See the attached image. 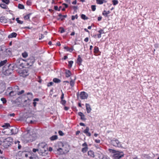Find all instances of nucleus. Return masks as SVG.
Listing matches in <instances>:
<instances>
[{
	"instance_id": "f257e3e1",
	"label": "nucleus",
	"mask_w": 159,
	"mask_h": 159,
	"mask_svg": "<svg viewBox=\"0 0 159 159\" xmlns=\"http://www.w3.org/2000/svg\"><path fill=\"white\" fill-rule=\"evenodd\" d=\"M35 61L34 57H31L29 58L26 60H24L20 58L17 60L20 65H21L23 67H28L29 66H31Z\"/></svg>"
},
{
	"instance_id": "f03ea898",
	"label": "nucleus",
	"mask_w": 159,
	"mask_h": 159,
	"mask_svg": "<svg viewBox=\"0 0 159 159\" xmlns=\"http://www.w3.org/2000/svg\"><path fill=\"white\" fill-rule=\"evenodd\" d=\"M110 143L113 146L116 147L121 148L125 149L127 148V145H125L124 143H122L120 142L117 139L113 138L111 140Z\"/></svg>"
},
{
	"instance_id": "7ed1b4c3",
	"label": "nucleus",
	"mask_w": 159,
	"mask_h": 159,
	"mask_svg": "<svg viewBox=\"0 0 159 159\" xmlns=\"http://www.w3.org/2000/svg\"><path fill=\"white\" fill-rule=\"evenodd\" d=\"M109 150L110 152L114 153L113 156V158L114 159H120L124 156V154L122 152L116 151L115 150L111 149H109Z\"/></svg>"
},
{
	"instance_id": "20e7f679",
	"label": "nucleus",
	"mask_w": 159,
	"mask_h": 159,
	"mask_svg": "<svg viewBox=\"0 0 159 159\" xmlns=\"http://www.w3.org/2000/svg\"><path fill=\"white\" fill-rule=\"evenodd\" d=\"M47 146L45 143H42L40 144V153L42 155L45 156L48 153Z\"/></svg>"
},
{
	"instance_id": "39448f33",
	"label": "nucleus",
	"mask_w": 159,
	"mask_h": 159,
	"mask_svg": "<svg viewBox=\"0 0 159 159\" xmlns=\"http://www.w3.org/2000/svg\"><path fill=\"white\" fill-rule=\"evenodd\" d=\"M10 65V64L8 65V66L6 65L3 67L2 71L4 75H9L11 74L12 70L9 68Z\"/></svg>"
},
{
	"instance_id": "423d86ee",
	"label": "nucleus",
	"mask_w": 159,
	"mask_h": 159,
	"mask_svg": "<svg viewBox=\"0 0 159 159\" xmlns=\"http://www.w3.org/2000/svg\"><path fill=\"white\" fill-rule=\"evenodd\" d=\"M33 155L34 156V157H30V159H34V158H35V159H38V157H36L37 155L36 152H37L38 154H39V150L38 149L34 148L33 150Z\"/></svg>"
},
{
	"instance_id": "0eeeda50",
	"label": "nucleus",
	"mask_w": 159,
	"mask_h": 159,
	"mask_svg": "<svg viewBox=\"0 0 159 159\" xmlns=\"http://www.w3.org/2000/svg\"><path fill=\"white\" fill-rule=\"evenodd\" d=\"M28 74V72L26 70H21L20 72V75L23 77L26 76Z\"/></svg>"
},
{
	"instance_id": "6e6552de",
	"label": "nucleus",
	"mask_w": 159,
	"mask_h": 159,
	"mask_svg": "<svg viewBox=\"0 0 159 159\" xmlns=\"http://www.w3.org/2000/svg\"><path fill=\"white\" fill-rule=\"evenodd\" d=\"M88 96V94L84 92H81L80 95V97L82 99H87Z\"/></svg>"
},
{
	"instance_id": "1a4fd4ad",
	"label": "nucleus",
	"mask_w": 159,
	"mask_h": 159,
	"mask_svg": "<svg viewBox=\"0 0 159 159\" xmlns=\"http://www.w3.org/2000/svg\"><path fill=\"white\" fill-rule=\"evenodd\" d=\"M63 149L61 148H59L57 149V151L58 152L57 153L59 154H62L64 153H66L69 152V150H68V149L64 150V151H63Z\"/></svg>"
},
{
	"instance_id": "9d476101",
	"label": "nucleus",
	"mask_w": 159,
	"mask_h": 159,
	"mask_svg": "<svg viewBox=\"0 0 159 159\" xmlns=\"http://www.w3.org/2000/svg\"><path fill=\"white\" fill-rule=\"evenodd\" d=\"M85 106L87 112L88 113H89L92 110L90 105L89 104L86 103Z\"/></svg>"
},
{
	"instance_id": "9b49d317",
	"label": "nucleus",
	"mask_w": 159,
	"mask_h": 159,
	"mask_svg": "<svg viewBox=\"0 0 159 159\" xmlns=\"http://www.w3.org/2000/svg\"><path fill=\"white\" fill-rule=\"evenodd\" d=\"M89 129L88 127H86V129L84 131V133L87 136H91V134L89 132Z\"/></svg>"
},
{
	"instance_id": "f8f14e48",
	"label": "nucleus",
	"mask_w": 159,
	"mask_h": 159,
	"mask_svg": "<svg viewBox=\"0 0 159 159\" xmlns=\"http://www.w3.org/2000/svg\"><path fill=\"white\" fill-rule=\"evenodd\" d=\"M88 154L89 156L92 158H93L94 157V154L92 150H90L88 152Z\"/></svg>"
},
{
	"instance_id": "ddd939ff",
	"label": "nucleus",
	"mask_w": 159,
	"mask_h": 159,
	"mask_svg": "<svg viewBox=\"0 0 159 159\" xmlns=\"http://www.w3.org/2000/svg\"><path fill=\"white\" fill-rule=\"evenodd\" d=\"M82 61V60L81 57L80 55H78V58L77 59V63L79 65H80L81 64V63Z\"/></svg>"
},
{
	"instance_id": "4468645a",
	"label": "nucleus",
	"mask_w": 159,
	"mask_h": 159,
	"mask_svg": "<svg viewBox=\"0 0 159 159\" xmlns=\"http://www.w3.org/2000/svg\"><path fill=\"white\" fill-rule=\"evenodd\" d=\"M0 21L3 23H6L7 22V20L4 17H2L0 19Z\"/></svg>"
},
{
	"instance_id": "2eb2a0df",
	"label": "nucleus",
	"mask_w": 159,
	"mask_h": 159,
	"mask_svg": "<svg viewBox=\"0 0 159 159\" xmlns=\"http://www.w3.org/2000/svg\"><path fill=\"white\" fill-rule=\"evenodd\" d=\"M78 115L81 117V119L83 120H85L86 119L85 118L84 115L81 112H79Z\"/></svg>"
},
{
	"instance_id": "dca6fc26",
	"label": "nucleus",
	"mask_w": 159,
	"mask_h": 159,
	"mask_svg": "<svg viewBox=\"0 0 159 159\" xmlns=\"http://www.w3.org/2000/svg\"><path fill=\"white\" fill-rule=\"evenodd\" d=\"M11 133V134H15L16 133V128L15 127H14L13 128L10 129Z\"/></svg>"
},
{
	"instance_id": "f3484780",
	"label": "nucleus",
	"mask_w": 159,
	"mask_h": 159,
	"mask_svg": "<svg viewBox=\"0 0 159 159\" xmlns=\"http://www.w3.org/2000/svg\"><path fill=\"white\" fill-rule=\"evenodd\" d=\"M64 49L66 50L67 51L71 52L74 50L73 47L71 48H69L68 47L65 46L64 47Z\"/></svg>"
},
{
	"instance_id": "a211bd4d",
	"label": "nucleus",
	"mask_w": 159,
	"mask_h": 159,
	"mask_svg": "<svg viewBox=\"0 0 159 159\" xmlns=\"http://www.w3.org/2000/svg\"><path fill=\"white\" fill-rule=\"evenodd\" d=\"M27 98L29 100H30L33 98V96L31 93H27Z\"/></svg>"
},
{
	"instance_id": "6ab92c4d",
	"label": "nucleus",
	"mask_w": 159,
	"mask_h": 159,
	"mask_svg": "<svg viewBox=\"0 0 159 159\" xmlns=\"http://www.w3.org/2000/svg\"><path fill=\"white\" fill-rule=\"evenodd\" d=\"M17 36V34L16 33H12L8 36L9 38H11L13 37H16Z\"/></svg>"
},
{
	"instance_id": "aec40b11",
	"label": "nucleus",
	"mask_w": 159,
	"mask_h": 159,
	"mask_svg": "<svg viewBox=\"0 0 159 159\" xmlns=\"http://www.w3.org/2000/svg\"><path fill=\"white\" fill-rule=\"evenodd\" d=\"M110 13V11H106L105 10H104L102 12V15L105 17H107L108 15Z\"/></svg>"
},
{
	"instance_id": "412c9836",
	"label": "nucleus",
	"mask_w": 159,
	"mask_h": 159,
	"mask_svg": "<svg viewBox=\"0 0 159 159\" xmlns=\"http://www.w3.org/2000/svg\"><path fill=\"white\" fill-rule=\"evenodd\" d=\"M65 73L66 76V77H69L71 74L70 71L69 70H66L65 71Z\"/></svg>"
},
{
	"instance_id": "4be33fe9",
	"label": "nucleus",
	"mask_w": 159,
	"mask_h": 159,
	"mask_svg": "<svg viewBox=\"0 0 159 159\" xmlns=\"http://www.w3.org/2000/svg\"><path fill=\"white\" fill-rule=\"evenodd\" d=\"M58 139V136L57 135H53L50 138V139L51 141H54L57 139Z\"/></svg>"
},
{
	"instance_id": "5701e85b",
	"label": "nucleus",
	"mask_w": 159,
	"mask_h": 159,
	"mask_svg": "<svg viewBox=\"0 0 159 159\" xmlns=\"http://www.w3.org/2000/svg\"><path fill=\"white\" fill-rule=\"evenodd\" d=\"M97 3L99 4H102L104 2H106V1L105 0H96Z\"/></svg>"
},
{
	"instance_id": "b1692460",
	"label": "nucleus",
	"mask_w": 159,
	"mask_h": 159,
	"mask_svg": "<svg viewBox=\"0 0 159 159\" xmlns=\"http://www.w3.org/2000/svg\"><path fill=\"white\" fill-rule=\"evenodd\" d=\"M99 48L98 47H97V46H95L94 47V53L96 54L97 53H98V52H99Z\"/></svg>"
},
{
	"instance_id": "393cba45",
	"label": "nucleus",
	"mask_w": 159,
	"mask_h": 159,
	"mask_svg": "<svg viewBox=\"0 0 159 159\" xmlns=\"http://www.w3.org/2000/svg\"><path fill=\"white\" fill-rule=\"evenodd\" d=\"M16 92L15 91H11L10 93H9V95L11 97H13L14 96L16 95Z\"/></svg>"
},
{
	"instance_id": "a878e982",
	"label": "nucleus",
	"mask_w": 159,
	"mask_h": 159,
	"mask_svg": "<svg viewBox=\"0 0 159 159\" xmlns=\"http://www.w3.org/2000/svg\"><path fill=\"white\" fill-rule=\"evenodd\" d=\"M7 62V60H5L3 61H1L0 62V67H1L4 65Z\"/></svg>"
},
{
	"instance_id": "bb28decb",
	"label": "nucleus",
	"mask_w": 159,
	"mask_h": 159,
	"mask_svg": "<svg viewBox=\"0 0 159 159\" xmlns=\"http://www.w3.org/2000/svg\"><path fill=\"white\" fill-rule=\"evenodd\" d=\"M76 79L75 78L74 80L71 79L70 82V84L71 86L72 87H73L74 85L75 84V80Z\"/></svg>"
},
{
	"instance_id": "cd10ccee",
	"label": "nucleus",
	"mask_w": 159,
	"mask_h": 159,
	"mask_svg": "<svg viewBox=\"0 0 159 159\" xmlns=\"http://www.w3.org/2000/svg\"><path fill=\"white\" fill-rule=\"evenodd\" d=\"M88 149V148H87V147L83 148H82L81 151L83 153H85L87 151Z\"/></svg>"
},
{
	"instance_id": "c85d7f7f",
	"label": "nucleus",
	"mask_w": 159,
	"mask_h": 159,
	"mask_svg": "<svg viewBox=\"0 0 159 159\" xmlns=\"http://www.w3.org/2000/svg\"><path fill=\"white\" fill-rule=\"evenodd\" d=\"M22 57L24 58H26L28 56L27 53L25 52L22 53Z\"/></svg>"
},
{
	"instance_id": "c756f323",
	"label": "nucleus",
	"mask_w": 159,
	"mask_h": 159,
	"mask_svg": "<svg viewBox=\"0 0 159 159\" xmlns=\"http://www.w3.org/2000/svg\"><path fill=\"white\" fill-rule=\"evenodd\" d=\"M53 82L56 83H59L61 82V80L57 78H54L53 79Z\"/></svg>"
},
{
	"instance_id": "7c9ffc66",
	"label": "nucleus",
	"mask_w": 159,
	"mask_h": 159,
	"mask_svg": "<svg viewBox=\"0 0 159 159\" xmlns=\"http://www.w3.org/2000/svg\"><path fill=\"white\" fill-rule=\"evenodd\" d=\"M15 144L18 143V147L19 149H20L21 148V146L19 144L20 142L19 141H15Z\"/></svg>"
},
{
	"instance_id": "2f4dec72",
	"label": "nucleus",
	"mask_w": 159,
	"mask_h": 159,
	"mask_svg": "<svg viewBox=\"0 0 159 159\" xmlns=\"http://www.w3.org/2000/svg\"><path fill=\"white\" fill-rule=\"evenodd\" d=\"M81 18L82 19L84 20H87L88 19V18L84 14H82L81 15Z\"/></svg>"
},
{
	"instance_id": "473e14b6",
	"label": "nucleus",
	"mask_w": 159,
	"mask_h": 159,
	"mask_svg": "<svg viewBox=\"0 0 159 159\" xmlns=\"http://www.w3.org/2000/svg\"><path fill=\"white\" fill-rule=\"evenodd\" d=\"M112 2L114 5H117L118 3V1L116 0H113L112 1Z\"/></svg>"
},
{
	"instance_id": "72a5a7b5",
	"label": "nucleus",
	"mask_w": 159,
	"mask_h": 159,
	"mask_svg": "<svg viewBox=\"0 0 159 159\" xmlns=\"http://www.w3.org/2000/svg\"><path fill=\"white\" fill-rule=\"evenodd\" d=\"M18 7L20 9H23L24 8V7L23 5L19 4H18Z\"/></svg>"
},
{
	"instance_id": "f704fd0d",
	"label": "nucleus",
	"mask_w": 159,
	"mask_h": 159,
	"mask_svg": "<svg viewBox=\"0 0 159 159\" xmlns=\"http://www.w3.org/2000/svg\"><path fill=\"white\" fill-rule=\"evenodd\" d=\"M68 66L70 67H71L72 66V64L73 63V61H69Z\"/></svg>"
},
{
	"instance_id": "c9c22d12",
	"label": "nucleus",
	"mask_w": 159,
	"mask_h": 159,
	"mask_svg": "<svg viewBox=\"0 0 159 159\" xmlns=\"http://www.w3.org/2000/svg\"><path fill=\"white\" fill-rule=\"evenodd\" d=\"M6 141H10L11 142L13 141L11 137H8L6 139Z\"/></svg>"
},
{
	"instance_id": "e433bc0d",
	"label": "nucleus",
	"mask_w": 159,
	"mask_h": 159,
	"mask_svg": "<svg viewBox=\"0 0 159 159\" xmlns=\"http://www.w3.org/2000/svg\"><path fill=\"white\" fill-rule=\"evenodd\" d=\"M24 18L25 20H28L30 18V15L28 14L25 16Z\"/></svg>"
},
{
	"instance_id": "4c0bfd02",
	"label": "nucleus",
	"mask_w": 159,
	"mask_h": 159,
	"mask_svg": "<svg viewBox=\"0 0 159 159\" xmlns=\"http://www.w3.org/2000/svg\"><path fill=\"white\" fill-rule=\"evenodd\" d=\"M16 20L17 21V23L20 24H22L23 23V21H21L20 20H19V18H17L16 19Z\"/></svg>"
},
{
	"instance_id": "58836bf2",
	"label": "nucleus",
	"mask_w": 159,
	"mask_h": 159,
	"mask_svg": "<svg viewBox=\"0 0 159 159\" xmlns=\"http://www.w3.org/2000/svg\"><path fill=\"white\" fill-rule=\"evenodd\" d=\"M96 6L95 5H92L91 6V9H92V10L93 11H94L96 10Z\"/></svg>"
},
{
	"instance_id": "ea45409f",
	"label": "nucleus",
	"mask_w": 159,
	"mask_h": 159,
	"mask_svg": "<svg viewBox=\"0 0 159 159\" xmlns=\"http://www.w3.org/2000/svg\"><path fill=\"white\" fill-rule=\"evenodd\" d=\"M66 101L64 100H61V103L63 105H64L66 103Z\"/></svg>"
},
{
	"instance_id": "a19ab883",
	"label": "nucleus",
	"mask_w": 159,
	"mask_h": 159,
	"mask_svg": "<svg viewBox=\"0 0 159 159\" xmlns=\"http://www.w3.org/2000/svg\"><path fill=\"white\" fill-rule=\"evenodd\" d=\"M0 6L1 7L3 8H6L7 6L4 4H0Z\"/></svg>"
},
{
	"instance_id": "79ce46f5",
	"label": "nucleus",
	"mask_w": 159,
	"mask_h": 159,
	"mask_svg": "<svg viewBox=\"0 0 159 159\" xmlns=\"http://www.w3.org/2000/svg\"><path fill=\"white\" fill-rule=\"evenodd\" d=\"M1 100L3 104L6 103L7 102V101L5 98H1Z\"/></svg>"
},
{
	"instance_id": "37998d69",
	"label": "nucleus",
	"mask_w": 159,
	"mask_h": 159,
	"mask_svg": "<svg viewBox=\"0 0 159 159\" xmlns=\"http://www.w3.org/2000/svg\"><path fill=\"white\" fill-rule=\"evenodd\" d=\"M2 1L7 4H8L9 3V0H2Z\"/></svg>"
},
{
	"instance_id": "c03bdc74",
	"label": "nucleus",
	"mask_w": 159,
	"mask_h": 159,
	"mask_svg": "<svg viewBox=\"0 0 159 159\" xmlns=\"http://www.w3.org/2000/svg\"><path fill=\"white\" fill-rule=\"evenodd\" d=\"M10 126V125L9 123L5 124L4 125L2 126L3 127H7Z\"/></svg>"
},
{
	"instance_id": "a18cd8bd",
	"label": "nucleus",
	"mask_w": 159,
	"mask_h": 159,
	"mask_svg": "<svg viewBox=\"0 0 159 159\" xmlns=\"http://www.w3.org/2000/svg\"><path fill=\"white\" fill-rule=\"evenodd\" d=\"M82 146L84 147V148H88V145L86 142L83 143L82 144Z\"/></svg>"
},
{
	"instance_id": "49530a36",
	"label": "nucleus",
	"mask_w": 159,
	"mask_h": 159,
	"mask_svg": "<svg viewBox=\"0 0 159 159\" xmlns=\"http://www.w3.org/2000/svg\"><path fill=\"white\" fill-rule=\"evenodd\" d=\"M53 84H54L53 82H50L48 83V86L49 87V86H52L53 85Z\"/></svg>"
},
{
	"instance_id": "de8ad7c7",
	"label": "nucleus",
	"mask_w": 159,
	"mask_h": 159,
	"mask_svg": "<svg viewBox=\"0 0 159 159\" xmlns=\"http://www.w3.org/2000/svg\"><path fill=\"white\" fill-rule=\"evenodd\" d=\"M68 147V146L66 145L65 146V145H63V148L62 149H63V151H64V150H67V149H68L69 150V149L68 148H66V147Z\"/></svg>"
},
{
	"instance_id": "09e8293b",
	"label": "nucleus",
	"mask_w": 159,
	"mask_h": 159,
	"mask_svg": "<svg viewBox=\"0 0 159 159\" xmlns=\"http://www.w3.org/2000/svg\"><path fill=\"white\" fill-rule=\"evenodd\" d=\"M58 133L61 136H63L64 135V133L62 132V131L61 130H60L58 131Z\"/></svg>"
},
{
	"instance_id": "8fccbe9b",
	"label": "nucleus",
	"mask_w": 159,
	"mask_h": 159,
	"mask_svg": "<svg viewBox=\"0 0 159 159\" xmlns=\"http://www.w3.org/2000/svg\"><path fill=\"white\" fill-rule=\"evenodd\" d=\"M98 32L99 33V34H101L104 33V31L103 30H102V29L99 30L98 31Z\"/></svg>"
},
{
	"instance_id": "3c124183",
	"label": "nucleus",
	"mask_w": 159,
	"mask_h": 159,
	"mask_svg": "<svg viewBox=\"0 0 159 159\" xmlns=\"http://www.w3.org/2000/svg\"><path fill=\"white\" fill-rule=\"evenodd\" d=\"M24 92V91L23 90H22L21 91H20V92H19L18 93V95H20V94L23 93Z\"/></svg>"
},
{
	"instance_id": "603ef678",
	"label": "nucleus",
	"mask_w": 159,
	"mask_h": 159,
	"mask_svg": "<svg viewBox=\"0 0 159 159\" xmlns=\"http://www.w3.org/2000/svg\"><path fill=\"white\" fill-rule=\"evenodd\" d=\"M58 16L60 17L59 19H61V20H63V18H61V16H62V15L61 14H59L58 15Z\"/></svg>"
},
{
	"instance_id": "864d4df0",
	"label": "nucleus",
	"mask_w": 159,
	"mask_h": 159,
	"mask_svg": "<svg viewBox=\"0 0 159 159\" xmlns=\"http://www.w3.org/2000/svg\"><path fill=\"white\" fill-rule=\"evenodd\" d=\"M95 141L96 143H100V140L99 139H95Z\"/></svg>"
},
{
	"instance_id": "5fc2aeb1",
	"label": "nucleus",
	"mask_w": 159,
	"mask_h": 159,
	"mask_svg": "<svg viewBox=\"0 0 159 159\" xmlns=\"http://www.w3.org/2000/svg\"><path fill=\"white\" fill-rule=\"evenodd\" d=\"M64 98V93H62V95H61V100H63Z\"/></svg>"
},
{
	"instance_id": "6e6d98bb",
	"label": "nucleus",
	"mask_w": 159,
	"mask_h": 159,
	"mask_svg": "<svg viewBox=\"0 0 159 159\" xmlns=\"http://www.w3.org/2000/svg\"><path fill=\"white\" fill-rule=\"evenodd\" d=\"M64 32H65V30H64V29L63 28H61V30L60 31L61 33H64Z\"/></svg>"
},
{
	"instance_id": "4d7b16f0",
	"label": "nucleus",
	"mask_w": 159,
	"mask_h": 159,
	"mask_svg": "<svg viewBox=\"0 0 159 159\" xmlns=\"http://www.w3.org/2000/svg\"><path fill=\"white\" fill-rule=\"evenodd\" d=\"M7 22H9L11 24H12L13 23V22L10 19L7 20Z\"/></svg>"
},
{
	"instance_id": "13d9d810",
	"label": "nucleus",
	"mask_w": 159,
	"mask_h": 159,
	"mask_svg": "<svg viewBox=\"0 0 159 159\" xmlns=\"http://www.w3.org/2000/svg\"><path fill=\"white\" fill-rule=\"evenodd\" d=\"M88 40L89 38L88 37L86 38L84 40V41L86 42H87L88 41Z\"/></svg>"
},
{
	"instance_id": "bf43d9fd",
	"label": "nucleus",
	"mask_w": 159,
	"mask_h": 159,
	"mask_svg": "<svg viewBox=\"0 0 159 159\" xmlns=\"http://www.w3.org/2000/svg\"><path fill=\"white\" fill-rule=\"evenodd\" d=\"M64 109L66 111H67L69 109V107H65L64 108Z\"/></svg>"
},
{
	"instance_id": "052dcab7",
	"label": "nucleus",
	"mask_w": 159,
	"mask_h": 159,
	"mask_svg": "<svg viewBox=\"0 0 159 159\" xmlns=\"http://www.w3.org/2000/svg\"><path fill=\"white\" fill-rule=\"evenodd\" d=\"M67 16V15H62L61 18H63V20L64 19V18L66 17Z\"/></svg>"
},
{
	"instance_id": "680f3d73",
	"label": "nucleus",
	"mask_w": 159,
	"mask_h": 159,
	"mask_svg": "<svg viewBox=\"0 0 159 159\" xmlns=\"http://www.w3.org/2000/svg\"><path fill=\"white\" fill-rule=\"evenodd\" d=\"M26 3L28 5H30L31 4V2L30 1H28L27 2H26Z\"/></svg>"
},
{
	"instance_id": "e2e57ef3",
	"label": "nucleus",
	"mask_w": 159,
	"mask_h": 159,
	"mask_svg": "<svg viewBox=\"0 0 159 159\" xmlns=\"http://www.w3.org/2000/svg\"><path fill=\"white\" fill-rule=\"evenodd\" d=\"M102 19V17H98V21H100Z\"/></svg>"
},
{
	"instance_id": "0e129e2a",
	"label": "nucleus",
	"mask_w": 159,
	"mask_h": 159,
	"mask_svg": "<svg viewBox=\"0 0 159 159\" xmlns=\"http://www.w3.org/2000/svg\"><path fill=\"white\" fill-rule=\"evenodd\" d=\"M48 150L49 151L51 152L52 150V148L51 147H49L48 148Z\"/></svg>"
},
{
	"instance_id": "69168bd1",
	"label": "nucleus",
	"mask_w": 159,
	"mask_h": 159,
	"mask_svg": "<svg viewBox=\"0 0 159 159\" xmlns=\"http://www.w3.org/2000/svg\"><path fill=\"white\" fill-rule=\"evenodd\" d=\"M54 9L56 10H58V7L57 6H54Z\"/></svg>"
},
{
	"instance_id": "338daca9",
	"label": "nucleus",
	"mask_w": 159,
	"mask_h": 159,
	"mask_svg": "<svg viewBox=\"0 0 159 159\" xmlns=\"http://www.w3.org/2000/svg\"><path fill=\"white\" fill-rule=\"evenodd\" d=\"M101 37V34H99L98 35V38H100Z\"/></svg>"
},
{
	"instance_id": "774afa93",
	"label": "nucleus",
	"mask_w": 159,
	"mask_h": 159,
	"mask_svg": "<svg viewBox=\"0 0 159 159\" xmlns=\"http://www.w3.org/2000/svg\"><path fill=\"white\" fill-rule=\"evenodd\" d=\"M63 5H64L65 6V8H67L68 7V5L67 4H65V3H63Z\"/></svg>"
}]
</instances>
